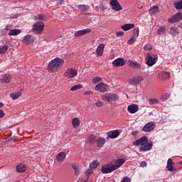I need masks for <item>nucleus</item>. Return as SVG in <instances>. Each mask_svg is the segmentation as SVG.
<instances>
[{"mask_svg": "<svg viewBox=\"0 0 182 182\" xmlns=\"http://www.w3.org/2000/svg\"><path fill=\"white\" fill-rule=\"evenodd\" d=\"M16 170L18 173H23L26 171V166L22 164L17 165Z\"/></svg>", "mask_w": 182, "mask_h": 182, "instance_id": "nucleus-26", "label": "nucleus"}, {"mask_svg": "<svg viewBox=\"0 0 182 182\" xmlns=\"http://www.w3.org/2000/svg\"><path fill=\"white\" fill-rule=\"evenodd\" d=\"M140 167H147V162L143 161L139 164Z\"/></svg>", "mask_w": 182, "mask_h": 182, "instance_id": "nucleus-49", "label": "nucleus"}, {"mask_svg": "<svg viewBox=\"0 0 182 182\" xmlns=\"http://www.w3.org/2000/svg\"><path fill=\"white\" fill-rule=\"evenodd\" d=\"M43 28H45L43 22L38 21L33 25V31L36 33H41L43 31Z\"/></svg>", "mask_w": 182, "mask_h": 182, "instance_id": "nucleus-6", "label": "nucleus"}, {"mask_svg": "<svg viewBox=\"0 0 182 182\" xmlns=\"http://www.w3.org/2000/svg\"><path fill=\"white\" fill-rule=\"evenodd\" d=\"M131 180L130 178H127V177H124L121 182H130Z\"/></svg>", "mask_w": 182, "mask_h": 182, "instance_id": "nucleus-51", "label": "nucleus"}, {"mask_svg": "<svg viewBox=\"0 0 182 182\" xmlns=\"http://www.w3.org/2000/svg\"><path fill=\"white\" fill-rule=\"evenodd\" d=\"M93 92H92V91H86L85 92V95H92Z\"/></svg>", "mask_w": 182, "mask_h": 182, "instance_id": "nucleus-54", "label": "nucleus"}, {"mask_svg": "<svg viewBox=\"0 0 182 182\" xmlns=\"http://www.w3.org/2000/svg\"><path fill=\"white\" fill-rule=\"evenodd\" d=\"M143 80V77H134L129 80L130 85H137L140 83Z\"/></svg>", "mask_w": 182, "mask_h": 182, "instance_id": "nucleus-20", "label": "nucleus"}, {"mask_svg": "<svg viewBox=\"0 0 182 182\" xmlns=\"http://www.w3.org/2000/svg\"><path fill=\"white\" fill-rule=\"evenodd\" d=\"M134 36H136V38L139 36V27H136L134 29Z\"/></svg>", "mask_w": 182, "mask_h": 182, "instance_id": "nucleus-47", "label": "nucleus"}, {"mask_svg": "<svg viewBox=\"0 0 182 182\" xmlns=\"http://www.w3.org/2000/svg\"><path fill=\"white\" fill-rule=\"evenodd\" d=\"M64 62L63 59L55 58L48 63V70H56L63 65Z\"/></svg>", "mask_w": 182, "mask_h": 182, "instance_id": "nucleus-3", "label": "nucleus"}, {"mask_svg": "<svg viewBox=\"0 0 182 182\" xmlns=\"http://www.w3.org/2000/svg\"><path fill=\"white\" fill-rule=\"evenodd\" d=\"M179 164H181V166H182V161L179 162Z\"/></svg>", "mask_w": 182, "mask_h": 182, "instance_id": "nucleus-59", "label": "nucleus"}, {"mask_svg": "<svg viewBox=\"0 0 182 182\" xmlns=\"http://www.w3.org/2000/svg\"><path fill=\"white\" fill-rule=\"evenodd\" d=\"M168 97H170V94L166 93L161 97V100H162V102H166V100H167Z\"/></svg>", "mask_w": 182, "mask_h": 182, "instance_id": "nucleus-37", "label": "nucleus"}, {"mask_svg": "<svg viewBox=\"0 0 182 182\" xmlns=\"http://www.w3.org/2000/svg\"><path fill=\"white\" fill-rule=\"evenodd\" d=\"M23 92V89H21L18 92H13L10 94V97H11L13 100H16L17 99H19L21 96H22Z\"/></svg>", "mask_w": 182, "mask_h": 182, "instance_id": "nucleus-15", "label": "nucleus"}, {"mask_svg": "<svg viewBox=\"0 0 182 182\" xmlns=\"http://www.w3.org/2000/svg\"><path fill=\"white\" fill-rule=\"evenodd\" d=\"M159 12V6H154L149 9V14H157Z\"/></svg>", "mask_w": 182, "mask_h": 182, "instance_id": "nucleus-33", "label": "nucleus"}, {"mask_svg": "<svg viewBox=\"0 0 182 182\" xmlns=\"http://www.w3.org/2000/svg\"><path fill=\"white\" fill-rule=\"evenodd\" d=\"M34 41L35 37L29 34L25 36L22 40L23 43H25V45H31V43H33Z\"/></svg>", "mask_w": 182, "mask_h": 182, "instance_id": "nucleus-12", "label": "nucleus"}, {"mask_svg": "<svg viewBox=\"0 0 182 182\" xmlns=\"http://www.w3.org/2000/svg\"><path fill=\"white\" fill-rule=\"evenodd\" d=\"M166 31H167V28H166L165 26H162L157 30V33L158 35H163V33H164Z\"/></svg>", "mask_w": 182, "mask_h": 182, "instance_id": "nucleus-34", "label": "nucleus"}, {"mask_svg": "<svg viewBox=\"0 0 182 182\" xmlns=\"http://www.w3.org/2000/svg\"><path fill=\"white\" fill-rule=\"evenodd\" d=\"M82 87H83L82 84H77V85H73L70 88V90H71V92H75V90H79V89H82Z\"/></svg>", "mask_w": 182, "mask_h": 182, "instance_id": "nucleus-32", "label": "nucleus"}, {"mask_svg": "<svg viewBox=\"0 0 182 182\" xmlns=\"http://www.w3.org/2000/svg\"><path fill=\"white\" fill-rule=\"evenodd\" d=\"M127 110L129 113L134 114L136 113V112L139 111V106L137 105H131L128 106Z\"/></svg>", "mask_w": 182, "mask_h": 182, "instance_id": "nucleus-17", "label": "nucleus"}, {"mask_svg": "<svg viewBox=\"0 0 182 182\" xmlns=\"http://www.w3.org/2000/svg\"><path fill=\"white\" fill-rule=\"evenodd\" d=\"M176 9H182V0L174 4Z\"/></svg>", "mask_w": 182, "mask_h": 182, "instance_id": "nucleus-39", "label": "nucleus"}, {"mask_svg": "<svg viewBox=\"0 0 182 182\" xmlns=\"http://www.w3.org/2000/svg\"><path fill=\"white\" fill-rule=\"evenodd\" d=\"M88 141H90V143H95V141H96V136L90 135L88 137Z\"/></svg>", "mask_w": 182, "mask_h": 182, "instance_id": "nucleus-38", "label": "nucleus"}, {"mask_svg": "<svg viewBox=\"0 0 182 182\" xmlns=\"http://www.w3.org/2000/svg\"><path fill=\"white\" fill-rule=\"evenodd\" d=\"M4 106V103L0 102V109H2V107Z\"/></svg>", "mask_w": 182, "mask_h": 182, "instance_id": "nucleus-58", "label": "nucleus"}, {"mask_svg": "<svg viewBox=\"0 0 182 182\" xmlns=\"http://www.w3.org/2000/svg\"><path fill=\"white\" fill-rule=\"evenodd\" d=\"M1 82L3 83H10L11 82V76L8 75H3L1 78Z\"/></svg>", "mask_w": 182, "mask_h": 182, "instance_id": "nucleus-29", "label": "nucleus"}, {"mask_svg": "<svg viewBox=\"0 0 182 182\" xmlns=\"http://www.w3.org/2000/svg\"><path fill=\"white\" fill-rule=\"evenodd\" d=\"M112 65L114 66V68H117L119 66H124V65H126V61H124L123 58H119L113 60Z\"/></svg>", "mask_w": 182, "mask_h": 182, "instance_id": "nucleus-13", "label": "nucleus"}, {"mask_svg": "<svg viewBox=\"0 0 182 182\" xmlns=\"http://www.w3.org/2000/svg\"><path fill=\"white\" fill-rule=\"evenodd\" d=\"M149 102V105H157V103H159V100L156 99H150Z\"/></svg>", "mask_w": 182, "mask_h": 182, "instance_id": "nucleus-42", "label": "nucleus"}, {"mask_svg": "<svg viewBox=\"0 0 182 182\" xmlns=\"http://www.w3.org/2000/svg\"><path fill=\"white\" fill-rule=\"evenodd\" d=\"M158 60L159 56L157 55V54L147 53L146 58V63L148 66H153V65H156V63H157Z\"/></svg>", "mask_w": 182, "mask_h": 182, "instance_id": "nucleus-4", "label": "nucleus"}, {"mask_svg": "<svg viewBox=\"0 0 182 182\" xmlns=\"http://www.w3.org/2000/svg\"><path fill=\"white\" fill-rule=\"evenodd\" d=\"M73 168L75 171L76 176H79V167L77 165H73Z\"/></svg>", "mask_w": 182, "mask_h": 182, "instance_id": "nucleus-46", "label": "nucleus"}, {"mask_svg": "<svg viewBox=\"0 0 182 182\" xmlns=\"http://www.w3.org/2000/svg\"><path fill=\"white\" fill-rule=\"evenodd\" d=\"M92 30L90 28H87L84 30H80L75 33V36L77 38V36H82L83 35H86V33H90Z\"/></svg>", "mask_w": 182, "mask_h": 182, "instance_id": "nucleus-14", "label": "nucleus"}, {"mask_svg": "<svg viewBox=\"0 0 182 182\" xmlns=\"http://www.w3.org/2000/svg\"><path fill=\"white\" fill-rule=\"evenodd\" d=\"M124 163H126V160H124V159H117L115 161V164H114L115 170H117L119 167H122V165L124 164Z\"/></svg>", "mask_w": 182, "mask_h": 182, "instance_id": "nucleus-19", "label": "nucleus"}, {"mask_svg": "<svg viewBox=\"0 0 182 182\" xmlns=\"http://www.w3.org/2000/svg\"><path fill=\"white\" fill-rule=\"evenodd\" d=\"M167 170L168 171H173L174 168L173 167V159H168L167 161Z\"/></svg>", "mask_w": 182, "mask_h": 182, "instance_id": "nucleus-25", "label": "nucleus"}, {"mask_svg": "<svg viewBox=\"0 0 182 182\" xmlns=\"http://www.w3.org/2000/svg\"><path fill=\"white\" fill-rule=\"evenodd\" d=\"M137 133H139L137 131L133 132L132 134L133 136H136V134H137Z\"/></svg>", "mask_w": 182, "mask_h": 182, "instance_id": "nucleus-56", "label": "nucleus"}, {"mask_svg": "<svg viewBox=\"0 0 182 182\" xmlns=\"http://www.w3.org/2000/svg\"><path fill=\"white\" fill-rule=\"evenodd\" d=\"M9 28H10L9 26H6V27H5L6 31H9Z\"/></svg>", "mask_w": 182, "mask_h": 182, "instance_id": "nucleus-57", "label": "nucleus"}, {"mask_svg": "<svg viewBox=\"0 0 182 182\" xmlns=\"http://www.w3.org/2000/svg\"><path fill=\"white\" fill-rule=\"evenodd\" d=\"M181 19H182V13H176L174 16H173L172 17H170L168 19V22H169V23H176V22H178Z\"/></svg>", "mask_w": 182, "mask_h": 182, "instance_id": "nucleus-10", "label": "nucleus"}, {"mask_svg": "<svg viewBox=\"0 0 182 182\" xmlns=\"http://www.w3.org/2000/svg\"><path fill=\"white\" fill-rule=\"evenodd\" d=\"M72 123L73 127L76 129V127H77V126L80 124V120L79 119V118H74L73 119Z\"/></svg>", "mask_w": 182, "mask_h": 182, "instance_id": "nucleus-30", "label": "nucleus"}, {"mask_svg": "<svg viewBox=\"0 0 182 182\" xmlns=\"http://www.w3.org/2000/svg\"><path fill=\"white\" fill-rule=\"evenodd\" d=\"M103 105H105V103H103V102H102V101H98L95 103V106H96V107H102V106H103Z\"/></svg>", "mask_w": 182, "mask_h": 182, "instance_id": "nucleus-43", "label": "nucleus"}, {"mask_svg": "<svg viewBox=\"0 0 182 182\" xmlns=\"http://www.w3.org/2000/svg\"><path fill=\"white\" fill-rule=\"evenodd\" d=\"M107 89H109V86L103 82H100L95 86V90L101 92L102 93L107 92Z\"/></svg>", "mask_w": 182, "mask_h": 182, "instance_id": "nucleus-9", "label": "nucleus"}, {"mask_svg": "<svg viewBox=\"0 0 182 182\" xmlns=\"http://www.w3.org/2000/svg\"><path fill=\"white\" fill-rule=\"evenodd\" d=\"M36 19H38V21H43V15L38 14L36 16Z\"/></svg>", "mask_w": 182, "mask_h": 182, "instance_id": "nucleus-48", "label": "nucleus"}, {"mask_svg": "<svg viewBox=\"0 0 182 182\" xmlns=\"http://www.w3.org/2000/svg\"><path fill=\"white\" fill-rule=\"evenodd\" d=\"M65 157H66V154L65 152H60L57 155V160L59 162H62L65 161Z\"/></svg>", "mask_w": 182, "mask_h": 182, "instance_id": "nucleus-23", "label": "nucleus"}, {"mask_svg": "<svg viewBox=\"0 0 182 182\" xmlns=\"http://www.w3.org/2000/svg\"><path fill=\"white\" fill-rule=\"evenodd\" d=\"M104 50H105V45L103 43H100L97 48L96 53L98 56H103Z\"/></svg>", "mask_w": 182, "mask_h": 182, "instance_id": "nucleus-18", "label": "nucleus"}, {"mask_svg": "<svg viewBox=\"0 0 182 182\" xmlns=\"http://www.w3.org/2000/svg\"><path fill=\"white\" fill-rule=\"evenodd\" d=\"M133 145L140 146L139 149V151H149V150H151V147H153V142H149V138L146 136H144L134 141Z\"/></svg>", "mask_w": 182, "mask_h": 182, "instance_id": "nucleus-1", "label": "nucleus"}, {"mask_svg": "<svg viewBox=\"0 0 182 182\" xmlns=\"http://www.w3.org/2000/svg\"><path fill=\"white\" fill-rule=\"evenodd\" d=\"M119 134H120L119 130L109 131L107 133V137L109 139H116V137H119Z\"/></svg>", "mask_w": 182, "mask_h": 182, "instance_id": "nucleus-16", "label": "nucleus"}, {"mask_svg": "<svg viewBox=\"0 0 182 182\" xmlns=\"http://www.w3.org/2000/svg\"><path fill=\"white\" fill-rule=\"evenodd\" d=\"M5 116V113L2 109H0V117H4Z\"/></svg>", "mask_w": 182, "mask_h": 182, "instance_id": "nucleus-53", "label": "nucleus"}, {"mask_svg": "<svg viewBox=\"0 0 182 182\" xmlns=\"http://www.w3.org/2000/svg\"><path fill=\"white\" fill-rule=\"evenodd\" d=\"M9 46L8 45H4L3 46H0V55H4V53H6V50H8Z\"/></svg>", "mask_w": 182, "mask_h": 182, "instance_id": "nucleus-31", "label": "nucleus"}, {"mask_svg": "<svg viewBox=\"0 0 182 182\" xmlns=\"http://www.w3.org/2000/svg\"><path fill=\"white\" fill-rule=\"evenodd\" d=\"M100 80H102V78L100 77H95L92 78V83H95V85H96V83H99Z\"/></svg>", "mask_w": 182, "mask_h": 182, "instance_id": "nucleus-40", "label": "nucleus"}, {"mask_svg": "<svg viewBox=\"0 0 182 182\" xmlns=\"http://www.w3.org/2000/svg\"><path fill=\"white\" fill-rule=\"evenodd\" d=\"M134 42H136V38H134V37H132L127 41V43H128V45H133V43H134Z\"/></svg>", "mask_w": 182, "mask_h": 182, "instance_id": "nucleus-45", "label": "nucleus"}, {"mask_svg": "<svg viewBox=\"0 0 182 182\" xmlns=\"http://www.w3.org/2000/svg\"><path fill=\"white\" fill-rule=\"evenodd\" d=\"M106 143V139L105 138L100 137L97 139V144L98 147H103Z\"/></svg>", "mask_w": 182, "mask_h": 182, "instance_id": "nucleus-24", "label": "nucleus"}, {"mask_svg": "<svg viewBox=\"0 0 182 182\" xmlns=\"http://www.w3.org/2000/svg\"><path fill=\"white\" fill-rule=\"evenodd\" d=\"M99 166V162L97 161H93L92 164L90 165V168L91 170H93V168H96Z\"/></svg>", "mask_w": 182, "mask_h": 182, "instance_id": "nucleus-35", "label": "nucleus"}, {"mask_svg": "<svg viewBox=\"0 0 182 182\" xmlns=\"http://www.w3.org/2000/svg\"><path fill=\"white\" fill-rule=\"evenodd\" d=\"M117 36H123L124 35V32L123 31H117L116 33Z\"/></svg>", "mask_w": 182, "mask_h": 182, "instance_id": "nucleus-50", "label": "nucleus"}, {"mask_svg": "<svg viewBox=\"0 0 182 182\" xmlns=\"http://www.w3.org/2000/svg\"><path fill=\"white\" fill-rule=\"evenodd\" d=\"M152 48L153 47L151 44H146L144 47V50H151Z\"/></svg>", "mask_w": 182, "mask_h": 182, "instance_id": "nucleus-41", "label": "nucleus"}, {"mask_svg": "<svg viewBox=\"0 0 182 182\" xmlns=\"http://www.w3.org/2000/svg\"><path fill=\"white\" fill-rule=\"evenodd\" d=\"M114 170H116L114 164H108L102 166L101 168V173H102V174H109V173H112V171H114Z\"/></svg>", "mask_w": 182, "mask_h": 182, "instance_id": "nucleus-5", "label": "nucleus"}, {"mask_svg": "<svg viewBox=\"0 0 182 182\" xmlns=\"http://www.w3.org/2000/svg\"><path fill=\"white\" fill-rule=\"evenodd\" d=\"M102 100L103 102H107L108 103H113L117 102L120 99V97L117 94L113 92L106 93L102 95Z\"/></svg>", "mask_w": 182, "mask_h": 182, "instance_id": "nucleus-2", "label": "nucleus"}, {"mask_svg": "<svg viewBox=\"0 0 182 182\" xmlns=\"http://www.w3.org/2000/svg\"><path fill=\"white\" fill-rule=\"evenodd\" d=\"M154 127H156V124H154V122H148L142 128V132H145L146 133L151 132L152 130H154Z\"/></svg>", "mask_w": 182, "mask_h": 182, "instance_id": "nucleus-11", "label": "nucleus"}, {"mask_svg": "<svg viewBox=\"0 0 182 182\" xmlns=\"http://www.w3.org/2000/svg\"><path fill=\"white\" fill-rule=\"evenodd\" d=\"M133 28H134V24L133 23H127L122 26V29H123V31H125V32L127 31H130V29H133Z\"/></svg>", "mask_w": 182, "mask_h": 182, "instance_id": "nucleus-22", "label": "nucleus"}, {"mask_svg": "<svg viewBox=\"0 0 182 182\" xmlns=\"http://www.w3.org/2000/svg\"><path fill=\"white\" fill-rule=\"evenodd\" d=\"M129 66L133 69H140V64L137 61H130Z\"/></svg>", "mask_w": 182, "mask_h": 182, "instance_id": "nucleus-27", "label": "nucleus"}, {"mask_svg": "<svg viewBox=\"0 0 182 182\" xmlns=\"http://www.w3.org/2000/svg\"><path fill=\"white\" fill-rule=\"evenodd\" d=\"M169 33L172 36H176V35H178V33H179L178 28H176L175 27H171L170 28Z\"/></svg>", "mask_w": 182, "mask_h": 182, "instance_id": "nucleus-28", "label": "nucleus"}, {"mask_svg": "<svg viewBox=\"0 0 182 182\" xmlns=\"http://www.w3.org/2000/svg\"><path fill=\"white\" fill-rule=\"evenodd\" d=\"M92 173H93V171H92V169L90 168V169L86 171L85 174H86L87 176H90V174H92Z\"/></svg>", "mask_w": 182, "mask_h": 182, "instance_id": "nucleus-52", "label": "nucleus"}, {"mask_svg": "<svg viewBox=\"0 0 182 182\" xmlns=\"http://www.w3.org/2000/svg\"><path fill=\"white\" fill-rule=\"evenodd\" d=\"M162 75H163V77L164 79H168V77H170V73L169 72H164Z\"/></svg>", "mask_w": 182, "mask_h": 182, "instance_id": "nucleus-44", "label": "nucleus"}, {"mask_svg": "<svg viewBox=\"0 0 182 182\" xmlns=\"http://www.w3.org/2000/svg\"><path fill=\"white\" fill-rule=\"evenodd\" d=\"M22 31L21 29H13L10 30L9 33V36H16L17 35H19V33H21Z\"/></svg>", "mask_w": 182, "mask_h": 182, "instance_id": "nucleus-21", "label": "nucleus"}, {"mask_svg": "<svg viewBox=\"0 0 182 182\" xmlns=\"http://www.w3.org/2000/svg\"><path fill=\"white\" fill-rule=\"evenodd\" d=\"M65 77L68 79H73L77 76V70L75 68H68L65 73Z\"/></svg>", "mask_w": 182, "mask_h": 182, "instance_id": "nucleus-7", "label": "nucleus"}, {"mask_svg": "<svg viewBox=\"0 0 182 182\" xmlns=\"http://www.w3.org/2000/svg\"><path fill=\"white\" fill-rule=\"evenodd\" d=\"M77 8H78V9H80V11H87V9H89V6L78 5Z\"/></svg>", "mask_w": 182, "mask_h": 182, "instance_id": "nucleus-36", "label": "nucleus"}, {"mask_svg": "<svg viewBox=\"0 0 182 182\" xmlns=\"http://www.w3.org/2000/svg\"><path fill=\"white\" fill-rule=\"evenodd\" d=\"M18 16H16V14H13V15H11V18L12 19H15V18H16Z\"/></svg>", "mask_w": 182, "mask_h": 182, "instance_id": "nucleus-55", "label": "nucleus"}, {"mask_svg": "<svg viewBox=\"0 0 182 182\" xmlns=\"http://www.w3.org/2000/svg\"><path fill=\"white\" fill-rule=\"evenodd\" d=\"M109 4L112 6V9L114 11H119L123 9V7H122V5H120V3H119L117 0H111Z\"/></svg>", "mask_w": 182, "mask_h": 182, "instance_id": "nucleus-8", "label": "nucleus"}]
</instances>
